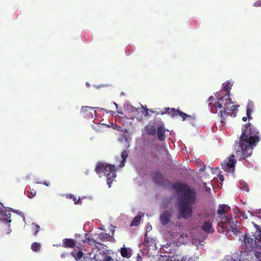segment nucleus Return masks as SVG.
Listing matches in <instances>:
<instances>
[{
	"instance_id": "1",
	"label": "nucleus",
	"mask_w": 261,
	"mask_h": 261,
	"mask_svg": "<svg viewBox=\"0 0 261 261\" xmlns=\"http://www.w3.org/2000/svg\"><path fill=\"white\" fill-rule=\"evenodd\" d=\"M259 141L260 135L256 127L247 124L243 126L239 142L234 144V149L238 156L245 159L251 155L254 147Z\"/></svg>"
},
{
	"instance_id": "2",
	"label": "nucleus",
	"mask_w": 261,
	"mask_h": 261,
	"mask_svg": "<svg viewBox=\"0 0 261 261\" xmlns=\"http://www.w3.org/2000/svg\"><path fill=\"white\" fill-rule=\"evenodd\" d=\"M172 188L178 194V207L180 215L185 218L190 217L192 213L191 205L196 201L195 190L188 185L181 182L174 184Z\"/></svg>"
},
{
	"instance_id": "3",
	"label": "nucleus",
	"mask_w": 261,
	"mask_h": 261,
	"mask_svg": "<svg viewBox=\"0 0 261 261\" xmlns=\"http://www.w3.org/2000/svg\"><path fill=\"white\" fill-rule=\"evenodd\" d=\"M217 101H215L214 96H210L208 98L209 107L211 111L213 113H217L218 109H221L223 106V110L220 111V116L222 125L224 123L225 116H227L230 113V111L234 112L239 106L233 105L229 94H225L222 96V92H217L216 95Z\"/></svg>"
},
{
	"instance_id": "4",
	"label": "nucleus",
	"mask_w": 261,
	"mask_h": 261,
	"mask_svg": "<svg viewBox=\"0 0 261 261\" xmlns=\"http://www.w3.org/2000/svg\"><path fill=\"white\" fill-rule=\"evenodd\" d=\"M252 224L255 231L245 234L244 243L248 250L255 249V261H261V229L254 222Z\"/></svg>"
},
{
	"instance_id": "5",
	"label": "nucleus",
	"mask_w": 261,
	"mask_h": 261,
	"mask_svg": "<svg viewBox=\"0 0 261 261\" xmlns=\"http://www.w3.org/2000/svg\"><path fill=\"white\" fill-rule=\"evenodd\" d=\"M229 207L226 205L219 206L217 214L221 217V220L218 222V231L226 233L231 232L237 234L238 230L237 228V221L233 218H228L225 216V214L229 210Z\"/></svg>"
},
{
	"instance_id": "6",
	"label": "nucleus",
	"mask_w": 261,
	"mask_h": 261,
	"mask_svg": "<svg viewBox=\"0 0 261 261\" xmlns=\"http://www.w3.org/2000/svg\"><path fill=\"white\" fill-rule=\"evenodd\" d=\"M182 228V225L180 222L176 223L173 226V230L170 232V240L172 245L171 243H167L166 245H164L162 249L165 252L172 253L173 251L172 245L175 246V244L178 246V245L186 244L187 241L189 240V237L187 234L181 232Z\"/></svg>"
},
{
	"instance_id": "7",
	"label": "nucleus",
	"mask_w": 261,
	"mask_h": 261,
	"mask_svg": "<svg viewBox=\"0 0 261 261\" xmlns=\"http://www.w3.org/2000/svg\"><path fill=\"white\" fill-rule=\"evenodd\" d=\"M96 173L101 176L102 174L107 177V182L109 187H111L112 182L116 177V168L114 165L103 163H98L95 168Z\"/></svg>"
},
{
	"instance_id": "8",
	"label": "nucleus",
	"mask_w": 261,
	"mask_h": 261,
	"mask_svg": "<svg viewBox=\"0 0 261 261\" xmlns=\"http://www.w3.org/2000/svg\"><path fill=\"white\" fill-rule=\"evenodd\" d=\"M94 246L92 249V251L88 254L89 260L88 261H114L107 248H99L97 245Z\"/></svg>"
},
{
	"instance_id": "9",
	"label": "nucleus",
	"mask_w": 261,
	"mask_h": 261,
	"mask_svg": "<svg viewBox=\"0 0 261 261\" xmlns=\"http://www.w3.org/2000/svg\"><path fill=\"white\" fill-rule=\"evenodd\" d=\"M92 238H87L84 240L85 243L91 245H101L98 241L101 242H111L114 243L115 242L114 238L108 233L101 232L99 234H95L92 235Z\"/></svg>"
},
{
	"instance_id": "10",
	"label": "nucleus",
	"mask_w": 261,
	"mask_h": 261,
	"mask_svg": "<svg viewBox=\"0 0 261 261\" xmlns=\"http://www.w3.org/2000/svg\"><path fill=\"white\" fill-rule=\"evenodd\" d=\"M236 163L237 161L234 159V155L231 154L222 162V168L227 173H233L235 170Z\"/></svg>"
},
{
	"instance_id": "11",
	"label": "nucleus",
	"mask_w": 261,
	"mask_h": 261,
	"mask_svg": "<svg viewBox=\"0 0 261 261\" xmlns=\"http://www.w3.org/2000/svg\"><path fill=\"white\" fill-rule=\"evenodd\" d=\"M0 204V220L2 222H11L10 210H7L8 207H4L2 204Z\"/></svg>"
},
{
	"instance_id": "12",
	"label": "nucleus",
	"mask_w": 261,
	"mask_h": 261,
	"mask_svg": "<svg viewBox=\"0 0 261 261\" xmlns=\"http://www.w3.org/2000/svg\"><path fill=\"white\" fill-rule=\"evenodd\" d=\"M165 113L168 114L169 115H172L173 117L177 116H180L182 118L183 120H186V118L187 117H190L191 116L189 115H187L186 114L180 112L178 110H176L175 109L173 108H165V112H163L162 114H164Z\"/></svg>"
},
{
	"instance_id": "13",
	"label": "nucleus",
	"mask_w": 261,
	"mask_h": 261,
	"mask_svg": "<svg viewBox=\"0 0 261 261\" xmlns=\"http://www.w3.org/2000/svg\"><path fill=\"white\" fill-rule=\"evenodd\" d=\"M95 108L87 106H83L81 108V112L84 117L88 119H93L96 117L95 115Z\"/></svg>"
},
{
	"instance_id": "14",
	"label": "nucleus",
	"mask_w": 261,
	"mask_h": 261,
	"mask_svg": "<svg viewBox=\"0 0 261 261\" xmlns=\"http://www.w3.org/2000/svg\"><path fill=\"white\" fill-rule=\"evenodd\" d=\"M125 111L128 115V119H134L138 114V109L129 103H126L125 105Z\"/></svg>"
},
{
	"instance_id": "15",
	"label": "nucleus",
	"mask_w": 261,
	"mask_h": 261,
	"mask_svg": "<svg viewBox=\"0 0 261 261\" xmlns=\"http://www.w3.org/2000/svg\"><path fill=\"white\" fill-rule=\"evenodd\" d=\"M213 221H205L201 226V229L206 233H212L214 231L212 226Z\"/></svg>"
},
{
	"instance_id": "16",
	"label": "nucleus",
	"mask_w": 261,
	"mask_h": 261,
	"mask_svg": "<svg viewBox=\"0 0 261 261\" xmlns=\"http://www.w3.org/2000/svg\"><path fill=\"white\" fill-rule=\"evenodd\" d=\"M76 245V242L72 239H64L62 241V247L73 248Z\"/></svg>"
},
{
	"instance_id": "17",
	"label": "nucleus",
	"mask_w": 261,
	"mask_h": 261,
	"mask_svg": "<svg viewBox=\"0 0 261 261\" xmlns=\"http://www.w3.org/2000/svg\"><path fill=\"white\" fill-rule=\"evenodd\" d=\"M170 213L168 211H165L161 214L160 221L162 225L167 224L170 220Z\"/></svg>"
},
{
	"instance_id": "18",
	"label": "nucleus",
	"mask_w": 261,
	"mask_h": 261,
	"mask_svg": "<svg viewBox=\"0 0 261 261\" xmlns=\"http://www.w3.org/2000/svg\"><path fill=\"white\" fill-rule=\"evenodd\" d=\"M152 177L155 182L160 185L164 184V179L161 173L158 172H154L152 174Z\"/></svg>"
},
{
	"instance_id": "19",
	"label": "nucleus",
	"mask_w": 261,
	"mask_h": 261,
	"mask_svg": "<svg viewBox=\"0 0 261 261\" xmlns=\"http://www.w3.org/2000/svg\"><path fill=\"white\" fill-rule=\"evenodd\" d=\"M145 243V245L148 246L149 248L151 247L152 249H155L156 247L155 241L153 238L146 237Z\"/></svg>"
},
{
	"instance_id": "20",
	"label": "nucleus",
	"mask_w": 261,
	"mask_h": 261,
	"mask_svg": "<svg viewBox=\"0 0 261 261\" xmlns=\"http://www.w3.org/2000/svg\"><path fill=\"white\" fill-rule=\"evenodd\" d=\"M165 132L166 129L164 127L161 126L158 127L157 135L160 140L163 141L165 139Z\"/></svg>"
},
{
	"instance_id": "21",
	"label": "nucleus",
	"mask_w": 261,
	"mask_h": 261,
	"mask_svg": "<svg viewBox=\"0 0 261 261\" xmlns=\"http://www.w3.org/2000/svg\"><path fill=\"white\" fill-rule=\"evenodd\" d=\"M144 215L143 213H141L140 212H139L138 215L134 218L133 220L130 223V226H137L139 225L140 221L141 220V217Z\"/></svg>"
},
{
	"instance_id": "22",
	"label": "nucleus",
	"mask_w": 261,
	"mask_h": 261,
	"mask_svg": "<svg viewBox=\"0 0 261 261\" xmlns=\"http://www.w3.org/2000/svg\"><path fill=\"white\" fill-rule=\"evenodd\" d=\"M146 133L148 135H154L156 133V128L152 125H147L145 126Z\"/></svg>"
},
{
	"instance_id": "23",
	"label": "nucleus",
	"mask_w": 261,
	"mask_h": 261,
	"mask_svg": "<svg viewBox=\"0 0 261 261\" xmlns=\"http://www.w3.org/2000/svg\"><path fill=\"white\" fill-rule=\"evenodd\" d=\"M121 255L122 256L124 257H129L132 254H131V250L129 248H122L120 250Z\"/></svg>"
},
{
	"instance_id": "24",
	"label": "nucleus",
	"mask_w": 261,
	"mask_h": 261,
	"mask_svg": "<svg viewBox=\"0 0 261 261\" xmlns=\"http://www.w3.org/2000/svg\"><path fill=\"white\" fill-rule=\"evenodd\" d=\"M233 85V83L229 81H227L226 83L223 84V89L224 91L227 92L226 94L230 95V90Z\"/></svg>"
},
{
	"instance_id": "25",
	"label": "nucleus",
	"mask_w": 261,
	"mask_h": 261,
	"mask_svg": "<svg viewBox=\"0 0 261 261\" xmlns=\"http://www.w3.org/2000/svg\"><path fill=\"white\" fill-rule=\"evenodd\" d=\"M121 158L122 160L121 161L120 163L119 164V167L122 168L124 166V162L126 158L128 156V153L127 152L126 150H123L121 154Z\"/></svg>"
},
{
	"instance_id": "26",
	"label": "nucleus",
	"mask_w": 261,
	"mask_h": 261,
	"mask_svg": "<svg viewBox=\"0 0 261 261\" xmlns=\"http://www.w3.org/2000/svg\"><path fill=\"white\" fill-rule=\"evenodd\" d=\"M32 231L33 232V234L34 236H36L38 232L40 231V227L39 225H37L35 223H33L32 224Z\"/></svg>"
},
{
	"instance_id": "27",
	"label": "nucleus",
	"mask_w": 261,
	"mask_h": 261,
	"mask_svg": "<svg viewBox=\"0 0 261 261\" xmlns=\"http://www.w3.org/2000/svg\"><path fill=\"white\" fill-rule=\"evenodd\" d=\"M41 246L40 243L34 242L31 245V249L34 252H38L40 251Z\"/></svg>"
},
{
	"instance_id": "28",
	"label": "nucleus",
	"mask_w": 261,
	"mask_h": 261,
	"mask_svg": "<svg viewBox=\"0 0 261 261\" xmlns=\"http://www.w3.org/2000/svg\"><path fill=\"white\" fill-rule=\"evenodd\" d=\"M66 196L67 198L72 199L74 201V204H82L80 198H79V199L77 200L76 198L74 195L71 194H66Z\"/></svg>"
},
{
	"instance_id": "29",
	"label": "nucleus",
	"mask_w": 261,
	"mask_h": 261,
	"mask_svg": "<svg viewBox=\"0 0 261 261\" xmlns=\"http://www.w3.org/2000/svg\"><path fill=\"white\" fill-rule=\"evenodd\" d=\"M71 253L73 257L74 258V259L76 260H80L83 255L82 251L80 250L78 251V252L76 253H74V252H72Z\"/></svg>"
},
{
	"instance_id": "30",
	"label": "nucleus",
	"mask_w": 261,
	"mask_h": 261,
	"mask_svg": "<svg viewBox=\"0 0 261 261\" xmlns=\"http://www.w3.org/2000/svg\"><path fill=\"white\" fill-rule=\"evenodd\" d=\"M240 188L244 191L248 192L249 189L247 184L245 182H240Z\"/></svg>"
},
{
	"instance_id": "31",
	"label": "nucleus",
	"mask_w": 261,
	"mask_h": 261,
	"mask_svg": "<svg viewBox=\"0 0 261 261\" xmlns=\"http://www.w3.org/2000/svg\"><path fill=\"white\" fill-rule=\"evenodd\" d=\"M177 260L178 261H195L196 260L195 257H194V259L193 257H189L188 256H184L182 257H180V259L177 258Z\"/></svg>"
},
{
	"instance_id": "32",
	"label": "nucleus",
	"mask_w": 261,
	"mask_h": 261,
	"mask_svg": "<svg viewBox=\"0 0 261 261\" xmlns=\"http://www.w3.org/2000/svg\"><path fill=\"white\" fill-rule=\"evenodd\" d=\"M7 210H10V213L11 212H13L14 213H15L19 215L20 216H21L22 217L23 221L24 222H25V217L21 212L19 211V210H13L12 208H11L9 207H8Z\"/></svg>"
},
{
	"instance_id": "33",
	"label": "nucleus",
	"mask_w": 261,
	"mask_h": 261,
	"mask_svg": "<svg viewBox=\"0 0 261 261\" xmlns=\"http://www.w3.org/2000/svg\"><path fill=\"white\" fill-rule=\"evenodd\" d=\"M192 242V244H194L197 247L203 245V241L201 240H197L195 239H193Z\"/></svg>"
},
{
	"instance_id": "34",
	"label": "nucleus",
	"mask_w": 261,
	"mask_h": 261,
	"mask_svg": "<svg viewBox=\"0 0 261 261\" xmlns=\"http://www.w3.org/2000/svg\"><path fill=\"white\" fill-rule=\"evenodd\" d=\"M248 213L250 214V216H255L258 217L261 219V211L260 212H252L250 211H248Z\"/></svg>"
},
{
	"instance_id": "35",
	"label": "nucleus",
	"mask_w": 261,
	"mask_h": 261,
	"mask_svg": "<svg viewBox=\"0 0 261 261\" xmlns=\"http://www.w3.org/2000/svg\"><path fill=\"white\" fill-rule=\"evenodd\" d=\"M5 224H6L8 226V228L6 229V232L7 234H10L11 231H12V229L11 228H10V223L11 222H3Z\"/></svg>"
},
{
	"instance_id": "36",
	"label": "nucleus",
	"mask_w": 261,
	"mask_h": 261,
	"mask_svg": "<svg viewBox=\"0 0 261 261\" xmlns=\"http://www.w3.org/2000/svg\"><path fill=\"white\" fill-rule=\"evenodd\" d=\"M235 256L233 257H232L231 256H227L225 258V260L226 261H240V259H239V258H234Z\"/></svg>"
},
{
	"instance_id": "37",
	"label": "nucleus",
	"mask_w": 261,
	"mask_h": 261,
	"mask_svg": "<svg viewBox=\"0 0 261 261\" xmlns=\"http://www.w3.org/2000/svg\"><path fill=\"white\" fill-rule=\"evenodd\" d=\"M36 191L32 189L31 191H30L27 193V196L29 198H32L33 197H34L36 195Z\"/></svg>"
},
{
	"instance_id": "38",
	"label": "nucleus",
	"mask_w": 261,
	"mask_h": 261,
	"mask_svg": "<svg viewBox=\"0 0 261 261\" xmlns=\"http://www.w3.org/2000/svg\"><path fill=\"white\" fill-rule=\"evenodd\" d=\"M253 111V109H251L250 108H247L246 113H247V118L249 119H251V114H252Z\"/></svg>"
},
{
	"instance_id": "39",
	"label": "nucleus",
	"mask_w": 261,
	"mask_h": 261,
	"mask_svg": "<svg viewBox=\"0 0 261 261\" xmlns=\"http://www.w3.org/2000/svg\"><path fill=\"white\" fill-rule=\"evenodd\" d=\"M247 108H250L251 109H253V108H254V103H253V102H252L251 101H249L248 102Z\"/></svg>"
},
{
	"instance_id": "40",
	"label": "nucleus",
	"mask_w": 261,
	"mask_h": 261,
	"mask_svg": "<svg viewBox=\"0 0 261 261\" xmlns=\"http://www.w3.org/2000/svg\"><path fill=\"white\" fill-rule=\"evenodd\" d=\"M253 6L255 7H261V0H258L256 2H255L253 4Z\"/></svg>"
},
{
	"instance_id": "41",
	"label": "nucleus",
	"mask_w": 261,
	"mask_h": 261,
	"mask_svg": "<svg viewBox=\"0 0 261 261\" xmlns=\"http://www.w3.org/2000/svg\"><path fill=\"white\" fill-rule=\"evenodd\" d=\"M36 183L37 184H43V185H45L46 186H47V187L49 186V185H50L49 182H48V181H43V182H39V181H36Z\"/></svg>"
},
{
	"instance_id": "42",
	"label": "nucleus",
	"mask_w": 261,
	"mask_h": 261,
	"mask_svg": "<svg viewBox=\"0 0 261 261\" xmlns=\"http://www.w3.org/2000/svg\"><path fill=\"white\" fill-rule=\"evenodd\" d=\"M240 214L241 217H242L244 219H247L248 218L247 215L246 213L243 212H240Z\"/></svg>"
},
{
	"instance_id": "43",
	"label": "nucleus",
	"mask_w": 261,
	"mask_h": 261,
	"mask_svg": "<svg viewBox=\"0 0 261 261\" xmlns=\"http://www.w3.org/2000/svg\"><path fill=\"white\" fill-rule=\"evenodd\" d=\"M203 185L204 186L205 191L207 192L210 193V191H211V188L210 187H208L206 186V184L205 182L203 183Z\"/></svg>"
},
{
	"instance_id": "44",
	"label": "nucleus",
	"mask_w": 261,
	"mask_h": 261,
	"mask_svg": "<svg viewBox=\"0 0 261 261\" xmlns=\"http://www.w3.org/2000/svg\"><path fill=\"white\" fill-rule=\"evenodd\" d=\"M151 229H152L151 225L148 224L146 226V232H149L151 230Z\"/></svg>"
},
{
	"instance_id": "45",
	"label": "nucleus",
	"mask_w": 261,
	"mask_h": 261,
	"mask_svg": "<svg viewBox=\"0 0 261 261\" xmlns=\"http://www.w3.org/2000/svg\"><path fill=\"white\" fill-rule=\"evenodd\" d=\"M112 127L114 129H117L118 130H121V127L117 126V125H116V124H112Z\"/></svg>"
},
{
	"instance_id": "46",
	"label": "nucleus",
	"mask_w": 261,
	"mask_h": 261,
	"mask_svg": "<svg viewBox=\"0 0 261 261\" xmlns=\"http://www.w3.org/2000/svg\"><path fill=\"white\" fill-rule=\"evenodd\" d=\"M141 256L139 254H138L137 257V261H141Z\"/></svg>"
},
{
	"instance_id": "47",
	"label": "nucleus",
	"mask_w": 261,
	"mask_h": 261,
	"mask_svg": "<svg viewBox=\"0 0 261 261\" xmlns=\"http://www.w3.org/2000/svg\"><path fill=\"white\" fill-rule=\"evenodd\" d=\"M219 179L221 181H224V177L223 175H220L219 176Z\"/></svg>"
},
{
	"instance_id": "48",
	"label": "nucleus",
	"mask_w": 261,
	"mask_h": 261,
	"mask_svg": "<svg viewBox=\"0 0 261 261\" xmlns=\"http://www.w3.org/2000/svg\"><path fill=\"white\" fill-rule=\"evenodd\" d=\"M31 175L30 174H28L25 177V179H30L31 178Z\"/></svg>"
},
{
	"instance_id": "49",
	"label": "nucleus",
	"mask_w": 261,
	"mask_h": 261,
	"mask_svg": "<svg viewBox=\"0 0 261 261\" xmlns=\"http://www.w3.org/2000/svg\"><path fill=\"white\" fill-rule=\"evenodd\" d=\"M66 255V253H63L61 255V257L62 258H64V257H65Z\"/></svg>"
},
{
	"instance_id": "50",
	"label": "nucleus",
	"mask_w": 261,
	"mask_h": 261,
	"mask_svg": "<svg viewBox=\"0 0 261 261\" xmlns=\"http://www.w3.org/2000/svg\"><path fill=\"white\" fill-rule=\"evenodd\" d=\"M247 118L246 117H243V118H242V120L243 121H247Z\"/></svg>"
},
{
	"instance_id": "51",
	"label": "nucleus",
	"mask_w": 261,
	"mask_h": 261,
	"mask_svg": "<svg viewBox=\"0 0 261 261\" xmlns=\"http://www.w3.org/2000/svg\"><path fill=\"white\" fill-rule=\"evenodd\" d=\"M101 230H105V226H101L100 228H99Z\"/></svg>"
},
{
	"instance_id": "52",
	"label": "nucleus",
	"mask_w": 261,
	"mask_h": 261,
	"mask_svg": "<svg viewBox=\"0 0 261 261\" xmlns=\"http://www.w3.org/2000/svg\"><path fill=\"white\" fill-rule=\"evenodd\" d=\"M124 138H125V141L128 143V139L126 138V137L125 136H124Z\"/></svg>"
},
{
	"instance_id": "53",
	"label": "nucleus",
	"mask_w": 261,
	"mask_h": 261,
	"mask_svg": "<svg viewBox=\"0 0 261 261\" xmlns=\"http://www.w3.org/2000/svg\"><path fill=\"white\" fill-rule=\"evenodd\" d=\"M113 103H114V106H115L116 109H118V105H117V104L116 102H115Z\"/></svg>"
},
{
	"instance_id": "54",
	"label": "nucleus",
	"mask_w": 261,
	"mask_h": 261,
	"mask_svg": "<svg viewBox=\"0 0 261 261\" xmlns=\"http://www.w3.org/2000/svg\"><path fill=\"white\" fill-rule=\"evenodd\" d=\"M86 86H87V87H89V86H90L89 83H88V82H87V83H86Z\"/></svg>"
},
{
	"instance_id": "55",
	"label": "nucleus",
	"mask_w": 261,
	"mask_h": 261,
	"mask_svg": "<svg viewBox=\"0 0 261 261\" xmlns=\"http://www.w3.org/2000/svg\"><path fill=\"white\" fill-rule=\"evenodd\" d=\"M94 87H95V88H99L101 87V86H94Z\"/></svg>"
},
{
	"instance_id": "56",
	"label": "nucleus",
	"mask_w": 261,
	"mask_h": 261,
	"mask_svg": "<svg viewBox=\"0 0 261 261\" xmlns=\"http://www.w3.org/2000/svg\"><path fill=\"white\" fill-rule=\"evenodd\" d=\"M118 113H119V114H122L121 112L118 111Z\"/></svg>"
},
{
	"instance_id": "57",
	"label": "nucleus",
	"mask_w": 261,
	"mask_h": 261,
	"mask_svg": "<svg viewBox=\"0 0 261 261\" xmlns=\"http://www.w3.org/2000/svg\"><path fill=\"white\" fill-rule=\"evenodd\" d=\"M175 260V259H174V260ZM170 260H171V261H174V260H173V259H172V258H171V259H170Z\"/></svg>"
},
{
	"instance_id": "58",
	"label": "nucleus",
	"mask_w": 261,
	"mask_h": 261,
	"mask_svg": "<svg viewBox=\"0 0 261 261\" xmlns=\"http://www.w3.org/2000/svg\"><path fill=\"white\" fill-rule=\"evenodd\" d=\"M114 232V230L113 229V230H112V233H113Z\"/></svg>"
}]
</instances>
